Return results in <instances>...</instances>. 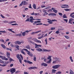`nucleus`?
<instances>
[{"label": "nucleus", "mask_w": 74, "mask_h": 74, "mask_svg": "<svg viewBox=\"0 0 74 74\" xmlns=\"http://www.w3.org/2000/svg\"><path fill=\"white\" fill-rule=\"evenodd\" d=\"M36 51H39V52H41V51H42V49L40 48H38L37 49H36Z\"/></svg>", "instance_id": "18"}, {"label": "nucleus", "mask_w": 74, "mask_h": 74, "mask_svg": "<svg viewBox=\"0 0 74 74\" xmlns=\"http://www.w3.org/2000/svg\"><path fill=\"white\" fill-rule=\"evenodd\" d=\"M0 63H1L3 64H4V61H2V60H0Z\"/></svg>", "instance_id": "45"}, {"label": "nucleus", "mask_w": 74, "mask_h": 74, "mask_svg": "<svg viewBox=\"0 0 74 74\" xmlns=\"http://www.w3.org/2000/svg\"><path fill=\"white\" fill-rule=\"evenodd\" d=\"M35 48H39V47L38 46V45L37 44H35Z\"/></svg>", "instance_id": "24"}, {"label": "nucleus", "mask_w": 74, "mask_h": 74, "mask_svg": "<svg viewBox=\"0 0 74 74\" xmlns=\"http://www.w3.org/2000/svg\"><path fill=\"white\" fill-rule=\"evenodd\" d=\"M64 10L66 11H69L71 10V9H65Z\"/></svg>", "instance_id": "31"}, {"label": "nucleus", "mask_w": 74, "mask_h": 74, "mask_svg": "<svg viewBox=\"0 0 74 74\" xmlns=\"http://www.w3.org/2000/svg\"><path fill=\"white\" fill-rule=\"evenodd\" d=\"M44 34H41V37H42V38H43V37H44Z\"/></svg>", "instance_id": "57"}, {"label": "nucleus", "mask_w": 74, "mask_h": 74, "mask_svg": "<svg viewBox=\"0 0 74 74\" xmlns=\"http://www.w3.org/2000/svg\"><path fill=\"white\" fill-rule=\"evenodd\" d=\"M2 60H8V59L5 57L3 56V58H2Z\"/></svg>", "instance_id": "21"}, {"label": "nucleus", "mask_w": 74, "mask_h": 74, "mask_svg": "<svg viewBox=\"0 0 74 74\" xmlns=\"http://www.w3.org/2000/svg\"><path fill=\"white\" fill-rule=\"evenodd\" d=\"M59 30H60L59 29H58V30L55 33H56V34H59L60 33V32H59V31H60Z\"/></svg>", "instance_id": "23"}, {"label": "nucleus", "mask_w": 74, "mask_h": 74, "mask_svg": "<svg viewBox=\"0 0 74 74\" xmlns=\"http://www.w3.org/2000/svg\"><path fill=\"white\" fill-rule=\"evenodd\" d=\"M23 50H24V51H25L27 52H29V51H28V50H27V49H23Z\"/></svg>", "instance_id": "37"}, {"label": "nucleus", "mask_w": 74, "mask_h": 74, "mask_svg": "<svg viewBox=\"0 0 74 74\" xmlns=\"http://www.w3.org/2000/svg\"><path fill=\"white\" fill-rule=\"evenodd\" d=\"M36 32H32L31 34L32 35H34V34H36Z\"/></svg>", "instance_id": "36"}, {"label": "nucleus", "mask_w": 74, "mask_h": 74, "mask_svg": "<svg viewBox=\"0 0 74 74\" xmlns=\"http://www.w3.org/2000/svg\"><path fill=\"white\" fill-rule=\"evenodd\" d=\"M0 41H1L2 42H4V40H3V39H0Z\"/></svg>", "instance_id": "50"}, {"label": "nucleus", "mask_w": 74, "mask_h": 74, "mask_svg": "<svg viewBox=\"0 0 74 74\" xmlns=\"http://www.w3.org/2000/svg\"><path fill=\"white\" fill-rule=\"evenodd\" d=\"M44 61L45 62H46V63H47V58H44Z\"/></svg>", "instance_id": "59"}, {"label": "nucleus", "mask_w": 74, "mask_h": 74, "mask_svg": "<svg viewBox=\"0 0 74 74\" xmlns=\"http://www.w3.org/2000/svg\"><path fill=\"white\" fill-rule=\"evenodd\" d=\"M41 32V30H40L38 31L37 32H36V33H40V32Z\"/></svg>", "instance_id": "55"}, {"label": "nucleus", "mask_w": 74, "mask_h": 74, "mask_svg": "<svg viewBox=\"0 0 74 74\" xmlns=\"http://www.w3.org/2000/svg\"><path fill=\"white\" fill-rule=\"evenodd\" d=\"M30 22L31 23H33V22H34V21L33 20L32 18H31L30 19Z\"/></svg>", "instance_id": "41"}, {"label": "nucleus", "mask_w": 74, "mask_h": 74, "mask_svg": "<svg viewBox=\"0 0 74 74\" xmlns=\"http://www.w3.org/2000/svg\"><path fill=\"white\" fill-rule=\"evenodd\" d=\"M3 23H8V21H7V20H5L3 21Z\"/></svg>", "instance_id": "33"}, {"label": "nucleus", "mask_w": 74, "mask_h": 74, "mask_svg": "<svg viewBox=\"0 0 74 74\" xmlns=\"http://www.w3.org/2000/svg\"><path fill=\"white\" fill-rule=\"evenodd\" d=\"M54 9L55 8H52L51 10H53V12H54L55 13H57V12H58V10Z\"/></svg>", "instance_id": "14"}, {"label": "nucleus", "mask_w": 74, "mask_h": 74, "mask_svg": "<svg viewBox=\"0 0 74 74\" xmlns=\"http://www.w3.org/2000/svg\"><path fill=\"white\" fill-rule=\"evenodd\" d=\"M10 73L12 74V73H15L16 71V70L14 68H12L10 69Z\"/></svg>", "instance_id": "5"}, {"label": "nucleus", "mask_w": 74, "mask_h": 74, "mask_svg": "<svg viewBox=\"0 0 74 74\" xmlns=\"http://www.w3.org/2000/svg\"><path fill=\"white\" fill-rule=\"evenodd\" d=\"M24 62L25 63H28L29 64H33V62H30V61H27L26 60H24Z\"/></svg>", "instance_id": "7"}, {"label": "nucleus", "mask_w": 74, "mask_h": 74, "mask_svg": "<svg viewBox=\"0 0 74 74\" xmlns=\"http://www.w3.org/2000/svg\"><path fill=\"white\" fill-rule=\"evenodd\" d=\"M26 18H27V19L25 21V22H30V19L29 15L27 16Z\"/></svg>", "instance_id": "6"}, {"label": "nucleus", "mask_w": 74, "mask_h": 74, "mask_svg": "<svg viewBox=\"0 0 74 74\" xmlns=\"http://www.w3.org/2000/svg\"><path fill=\"white\" fill-rule=\"evenodd\" d=\"M12 30H13V29H10V28L8 29V31H10V32H11L13 33H15V32L13 31H12Z\"/></svg>", "instance_id": "16"}, {"label": "nucleus", "mask_w": 74, "mask_h": 74, "mask_svg": "<svg viewBox=\"0 0 74 74\" xmlns=\"http://www.w3.org/2000/svg\"><path fill=\"white\" fill-rule=\"evenodd\" d=\"M10 61H14V60H13V59H12V58H10Z\"/></svg>", "instance_id": "54"}, {"label": "nucleus", "mask_w": 74, "mask_h": 74, "mask_svg": "<svg viewBox=\"0 0 74 74\" xmlns=\"http://www.w3.org/2000/svg\"><path fill=\"white\" fill-rule=\"evenodd\" d=\"M62 73V72L60 71H58L56 73V74H61Z\"/></svg>", "instance_id": "44"}, {"label": "nucleus", "mask_w": 74, "mask_h": 74, "mask_svg": "<svg viewBox=\"0 0 74 74\" xmlns=\"http://www.w3.org/2000/svg\"><path fill=\"white\" fill-rule=\"evenodd\" d=\"M41 8H44V7H45V6L44 5H41Z\"/></svg>", "instance_id": "62"}, {"label": "nucleus", "mask_w": 74, "mask_h": 74, "mask_svg": "<svg viewBox=\"0 0 74 74\" xmlns=\"http://www.w3.org/2000/svg\"><path fill=\"white\" fill-rule=\"evenodd\" d=\"M42 66H43L45 67H47L48 66V64L45 63L43 62L41 64Z\"/></svg>", "instance_id": "10"}, {"label": "nucleus", "mask_w": 74, "mask_h": 74, "mask_svg": "<svg viewBox=\"0 0 74 74\" xmlns=\"http://www.w3.org/2000/svg\"><path fill=\"white\" fill-rule=\"evenodd\" d=\"M32 69H37V67H31Z\"/></svg>", "instance_id": "30"}, {"label": "nucleus", "mask_w": 74, "mask_h": 74, "mask_svg": "<svg viewBox=\"0 0 74 74\" xmlns=\"http://www.w3.org/2000/svg\"><path fill=\"white\" fill-rule=\"evenodd\" d=\"M73 14H74V12H73L72 13H71V14L70 15V16H72Z\"/></svg>", "instance_id": "63"}, {"label": "nucleus", "mask_w": 74, "mask_h": 74, "mask_svg": "<svg viewBox=\"0 0 74 74\" xmlns=\"http://www.w3.org/2000/svg\"><path fill=\"white\" fill-rule=\"evenodd\" d=\"M25 48H27V49H30V46L29 45H27L26 46Z\"/></svg>", "instance_id": "20"}, {"label": "nucleus", "mask_w": 74, "mask_h": 74, "mask_svg": "<svg viewBox=\"0 0 74 74\" xmlns=\"http://www.w3.org/2000/svg\"><path fill=\"white\" fill-rule=\"evenodd\" d=\"M64 37H65V38H66L68 39H69V38H70L69 36H65Z\"/></svg>", "instance_id": "34"}, {"label": "nucleus", "mask_w": 74, "mask_h": 74, "mask_svg": "<svg viewBox=\"0 0 74 74\" xmlns=\"http://www.w3.org/2000/svg\"><path fill=\"white\" fill-rule=\"evenodd\" d=\"M5 64H8L9 63V61H5Z\"/></svg>", "instance_id": "51"}, {"label": "nucleus", "mask_w": 74, "mask_h": 74, "mask_svg": "<svg viewBox=\"0 0 74 74\" xmlns=\"http://www.w3.org/2000/svg\"><path fill=\"white\" fill-rule=\"evenodd\" d=\"M52 56H49L47 58V59L48 60H49L47 61L46 62L47 64H50V63H51V62H52V58H51Z\"/></svg>", "instance_id": "2"}, {"label": "nucleus", "mask_w": 74, "mask_h": 74, "mask_svg": "<svg viewBox=\"0 0 74 74\" xmlns=\"http://www.w3.org/2000/svg\"><path fill=\"white\" fill-rule=\"evenodd\" d=\"M32 40H33V41H34L36 42H38V43H41V41L37 40V39L36 38L33 39H32Z\"/></svg>", "instance_id": "4"}, {"label": "nucleus", "mask_w": 74, "mask_h": 74, "mask_svg": "<svg viewBox=\"0 0 74 74\" xmlns=\"http://www.w3.org/2000/svg\"><path fill=\"white\" fill-rule=\"evenodd\" d=\"M25 34H26V32H23L22 34L23 36V37L25 36Z\"/></svg>", "instance_id": "32"}, {"label": "nucleus", "mask_w": 74, "mask_h": 74, "mask_svg": "<svg viewBox=\"0 0 74 74\" xmlns=\"http://www.w3.org/2000/svg\"><path fill=\"white\" fill-rule=\"evenodd\" d=\"M52 16H56V14H55V13H53Z\"/></svg>", "instance_id": "56"}, {"label": "nucleus", "mask_w": 74, "mask_h": 74, "mask_svg": "<svg viewBox=\"0 0 74 74\" xmlns=\"http://www.w3.org/2000/svg\"><path fill=\"white\" fill-rule=\"evenodd\" d=\"M16 57L17 58H18V59H21V58H20V56H19V54H17L16 55Z\"/></svg>", "instance_id": "29"}, {"label": "nucleus", "mask_w": 74, "mask_h": 74, "mask_svg": "<svg viewBox=\"0 0 74 74\" xmlns=\"http://www.w3.org/2000/svg\"><path fill=\"white\" fill-rule=\"evenodd\" d=\"M63 18H67V17L66 16V14H64L63 15Z\"/></svg>", "instance_id": "39"}, {"label": "nucleus", "mask_w": 74, "mask_h": 74, "mask_svg": "<svg viewBox=\"0 0 74 74\" xmlns=\"http://www.w3.org/2000/svg\"><path fill=\"white\" fill-rule=\"evenodd\" d=\"M56 71V70L55 69H52V72L53 73H55Z\"/></svg>", "instance_id": "26"}, {"label": "nucleus", "mask_w": 74, "mask_h": 74, "mask_svg": "<svg viewBox=\"0 0 74 74\" xmlns=\"http://www.w3.org/2000/svg\"><path fill=\"white\" fill-rule=\"evenodd\" d=\"M27 54L30 56H33V54L31 53L30 51L28 52H27Z\"/></svg>", "instance_id": "15"}, {"label": "nucleus", "mask_w": 74, "mask_h": 74, "mask_svg": "<svg viewBox=\"0 0 74 74\" xmlns=\"http://www.w3.org/2000/svg\"><path fill=\"white\" fill-rule=\"evenodd\" d=\"M33 7L34 9H36V4H33Z\"/></svg>", "instance_id": "28"}, {"label": "nucleus", "mask_w": 74, "mask_h": 74, "mask_svg": "<svg viewBox=\"0 0 74 74\" xmlns=\"http://www.w3.org/2000/svg\"><path fill=\"white\" fill-rule=\"evenodd\" d=\"M42 11L43 12H47V10H45V9H43L42 10Z\"/></svg>", "instance_id": "49"}, {"label": "nucleus", "mask_w": 74, "mask_h": 74, "mask_svg": "<svg viewBox=\"0 0 74 74\" xmlns=\"http://www.w3.org/2000/svg\"><path fill=\"white\" fill-rule=\"evenodd\" d=\"M24 74H29V73H28L26 72H24Z\"/></svg>", "instance_id": "64"}, {"label": "nucleus", "mask_w": 74, "mask_h": 74, "mask_svg": "<svg viewBox=\"0 0 74 74\" xmlns=\"http://www.w3.org/2000/svg\"><path fill=\"white\" fill-rule=\"evenodd\" d=\"M19 47V46L18 45H16V48H17L18 50H19V49L18 48Z\"/></svg>", "instance_id": "48"}, {"label": "nucleus", "mask_w": 74, "mask_h": 74, "mask_svg": "<svg viewBox=\"0 0 74 74\" xmlns=\"http://www.w3.org/2000/svg\"><path fill=\"white\" fill-rule=\"evenodd\" d=\"M69 74H74V72L72 69H70Z\"/></svg>", "instance_id": "19"}, {"label": "nucleus", "mask_w": 74, "mask_h": 74, "mask_svg": "<svg viewBox=\"0 0 74 74\" xmlns=\"http://www.w3.org/2000/svg\"><path fill=\"white\" fill-rule=\"evenodd\" d=\"M51 8V7L49 6V7H47L46 8H45V9H46V10H48V9H49V8Z\"/></svg>", "instance_id": "46"}, {"label": "nucleus", "mask_w": 74, "mask_h": 74, "mask_svg": "<svg viewBox=\"0 0 74 74\" xmlns=\"http://www.w3.org/2000/svg\"><path fill=\"white\" fill-rule=\"evenodd\" d=\"M60 66H61V65H56L53 66H52V68H53V69H58L59 67H60Z\"/></svg>", "instance_id": "3"}, {"label": "nucleus", "mask_w": 74, "mask_h": 74, "mask_svg": "<svg viewBox=\"0 0 74 74\" xmlns=\"http://www.w3.org/2000/svg\"><path fill=\"white\" fill-rule=\"evenodd\" d=\"M1 47H2V48L4 49H6V48H7L6 46H5V45L3 44H1Z\"/></svg>", "instance_id": "8"}, {"label": "nucleus", "mask_w": 74, "mask_h": 74, "mask_svg": "<svg viewBox=\"0 0 74 74\" xmlns=\"http://www.w3.org/2000/svg\"><path fill=\"white\" fill-rule=\"evenodd\" d=\"M23 5H27L28 4L25 1H22Z\"/></svg>", "instance_id": "9"}, {"label": "nucleus", "mask_w": 74, "mask_h": 74, "mask_svg": "<svg viewBox=\"0 0 74 74\" xmlns=\"http://www.w3.org/2000/svg\"><path fill=\"white\" fill-rule=\"evenodd\" d=\"M62 5V6H64L65 7H67L66 8H68L69 7V5Z\"/></svg>", "instance_id": "27"}, {"label": "nucleus", "mask_w": 74, "mask_h": 74, "mask_svg": "<svg viewBox=\"0 0 74 74\" xmlns=\"http://www.w3.org/2000/svg\"><path fill=\"white\" fill-rule=\"evenodd\" d=\"M24 50H23V49H22L21 51V52L23 54V55H26V53L23 51Z\"/></svg>", "instance_id": "17"}, {"label": "nucleus", "mask_w": 74, "mask_h": 74, "mask_svg": "<svg viewBox=\"0 0 74 74\" xmlns=\"http://www.w3.org/2000/svg\"><path fill=\"white\" fill-rule=\"evenodd\" d=\"M55 27H52L51 29V30H55Z\"/></svg>", "instance_id": "42"}, {"label": "nucleus", "mask_w": 74, "mask_h": 74, "mask_svg": "<svg viewBox=\"0 0 74 74\" xmlns=\"http://www.w3.org/2000/svg\"><path fill=\"white\" fill-rule=\"evenodd\" d=\"M1 16L2 18H5V17L2 14H1Z\"/></svg>", "instance_id": "53"}, {"label": "nucleus", "mask_w": 74, "mask_h": 74, "mask_svg": "<svg viewBox=\"0 0 74 74\" xmlns=\"http://www.w3.org/2000/svg\"><path fill=\"white\" fill-rule=\"evenodd\" d=\"M19 62L20 63L22 64V61L21 60V58H20L19 59H18Z\"/></svg>", "instance_id": "58"}, {"label": "nucleus", "mask_w": 74, "mask_h": 74, "mask_svg": "<svg viewBox=\"0 0 74 74\" xmlns=\"http://www.w3.org/2000/svg\"><path fill=\"white\" fill-rule=\"evenodd\" d=\"M43 52H51V50H47V49H43Z\"/></svg>", "instance_id": "13"}, {"label": "nucleus", "mask_w": 74, "mask_h": 74, "mask_svg": "<svg viewBox=\"0 0 74 74\" xmlns=\"http://www.w3.org/2000/svg\"><path fill=\"white\" fill-rule=\"evenodd\" d=\"M63 20H64V21H65V22H66V23H67V22H68V19H63Z\"/></svg>", "instance_id": "35"}, {"label": "nucleus", "mask_w": 74, "mask_h": 74, "mask_svg": "<svg viewBox=\"0 0 74 74\" xmlns=\"http://www.w3.org/2000/svg\"><path fill=\"white\" fill-rule=\"evenodd\" d=\"M34 15H39V13H35L34 14Z\"/></svg>", "instance_id": "61"}, {"label": "nucleus", "mask_w": 74, "mask_h": 74, "mask_svg": "<svg viewBox=\"0 0 74 74\" xmlns=\"http://www.w3.org/2000/svg\"><path fill=\"white\" fill-rule=\"evenodd\" d=\"M69 59H70L71 62H74V61L73 60L72 58V56H70L69 57Z\"/></svg>", "instance_id": "22"}, {"label": "nucleus", "mask_w": 74, "mask_h": 74, "mask_svg": "<svg viewBox=\"0 0 74 74\" xmlns=\"http://www.w3.org/2000/svg\"><path fill=\"white\" fill-rule=\"evenodd\" d=\"M53 59L55 60L53 62V64H55L56 63H59L60 62V59L58 57H53Z\"/></svg>", "instance_id": "1"}, {"label": "nucleus", "mask_w": 74, "mask_h": 74, "mask_svg": "<svg viewBox=\"0 0 74 74\" xmlns=\"http://www.w3.org/2000/svg\"><path fill=\"white\" fill-rule=\"evenodd\" d=\"M0 33H7V32L5 31H0Z\"/></svg>", "instance_id": "40"}, {"label": "nucleus", "mask_w": 74, "mask_h": 74, "mask_svg": "<svg viewBox=\"0 0 74 74\" xmlns=\"http://www.w3.org/2000/svg\"><path fill=\"white\" fill-rule=\"evenodd\" d=\"M73 20H74V19H73L72 18H70L69 20V23L70 24H72V23L71 22V21H73Z\"/></svg>", "instance_id": "11"}, {"label": "nucleus", "mask_w": 74, "mask_h": 74, "mask_svg": "<svg viewBox=\"0 0 74 74\" xmlns=\"http://www.w3.org/2000/svg\"><path fill=\"white\" fill-rule=\"evenodd\" d=\"M47 21V22H48L49 23H50V24H52V21Z\"/></svg>", "instance_id": "47"}, {"label": "nucleus", "mask_w": 74, "mask_h": 74, "mask_svg": "<svg viewBox=\"0 0 74 74\" xmlns=\"http://www.w3.org/2000/svg\"><path fill=\"white\" fill-rule=\"evenodd\" d=\"M6 55L8 57V58H9L10 57V53L9 52H6Z\"/></svg>", "instance_id": "12"}, {"label": "nucleus", "mask_w": 74, "mask_h": 74, "mask_svg": "<svg viewBox=\"0 0 74 74\" xmlns=\"http://www.w3.org/2000/svg\"><path fill=\"white\" fill-rule=\"evenodd\" d=\"M34 60V61H36V57H34V59H33Z\"/></svg>", "instance_id": "60"}, {"label": "nucleus", "mask_w": 74, "mask_h": 74, "mask_svg": "<svg viewBox=\"0 0 74 74\" xmlns=\"http://www.w3.org/2000/svg\"><path fill=\"white\" fill-rule=\"evenodd\" d=\"M13 23H16V21H11L9 22V24H11Z\"/></svg>", "instance_id": "25"}, {"label": "nucleus", "mask_w": 74, "mask_h": 74, "mask_svg": "<svg viewBox=\"0 0 74 74\" xmlns=\"http://www.w3.org/2000/svg\"><path fill=\"white\" fill-rule=\"evenodd\" d=\"M45 41L46 42V44H48V42L47 41V38H46V39L45 40Z\"/></svg>", "instance_id": "43"}, {"label": "nucleus", "mask_w": 74, "mask_h": 74, "mask_svg": "<svg viewBox=\"0 0 74 74\" xmlns=\"http://www.w3.org/2000/svg\"><path fill=\"white\" fill-rule=\"evenodd\" d=\"M48 12H45V13H44L43 14V16H45V15H48Z\"/></svg>", "instance_id": "52"}, {"label": "nucleus", "mask_w": 74, "mask_h": 74, "mask_svg": "<svg viewBox=\"0 0 74 74\" xmlns=\"http://www.w3.org/2000/svg\"><path fill=\"white\" fill-rule=\"evenodd\" d=\"M34 23H41V21H34Z\"/></svg>", "instance_id": "38"}]
</instances>
